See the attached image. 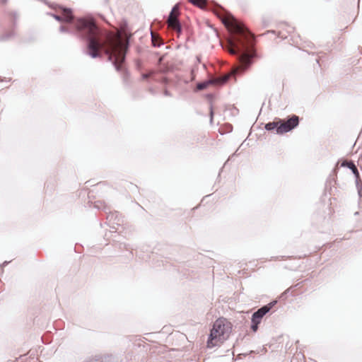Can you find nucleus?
I'll list each match as a JSON object with an SVG mask.
<instances>
[{"mask_svg": "<svg viewBox=\"0 0 362 362\" xmlns=\"http://www.w3.org/2000/svg\"><path fill=\"white\" fill-rule=\"evenodd\" d=\"M75 28L81 37L87 39L88 52L92 57H101L103 51L116 69H121L125 48L119 35L100 28L91 18L77 19Z\"/></svg>", "mask_w": 362, "mask_h": 362, "instance_id": "obj_1", "label": "nucleus"}, {"mask_svg": "<svg viewBox=\"0 0 362 362\" xmlns=\"http://www.w3.org/2000/svg\"><path fill=\"white\" fill-rule=\"evenodd\" d=\"M223 22L226 27L234 33V35L228 40L226 49L231 54L243 52L238 57L240 66L233 69L230 74L225 75L221 78V82L225 83L233 75L247 69L252 64V59L255 57L256 54L253 49L254 37L243 25L232 16L225 17Z\"/></svg>", "mask_w": 362, "mask_h": 362, "instance_id": "obj_2", "label": "nucleus"}, {"mask_svg": "<svg viewBox=\"0 0 362 362\" xmlns=\"http://www.w3.org/2000/svg\"><path fill=\"white\" fill-rule=\"evenodd\" d=\"M231 324L223 318L215 321L207 341V347L212 348L222 344L229 336Z\"/></svg>", "mask_w": 362, "mask_h": 362, "instance_id": "obj_3", "label": "nucleus"}, {"mask_svg": "<svg viewBox=\"0 0 362 362\" xmlns=\"http://www.w3.org/2000/svg\"><path fill=\"white\" fill-rule=\"evenodd\" d=\"M299 118L296 115H293L288 120H284L276 118L274 121L269 122L265 125V129L268 131L276 129L279 134H283L293 129L298 125Z\"/></svg>", "mask_w": 362, "mask_h": 362, "instance_id": "obj_4", "label": "nucleus"}, {"mask_svg": "<svg viewBox=\"0 0 362 362\" xmlns=\"http://www.w3.org/2000/svg\"><path fill=\"white\" fill-rule=\"evenodd\" d=\"M179 15H180L179 8L177 6H175L173 8V9L168 16L167 23H168V25L169 28H170L171 29H173L180 33L181 32V26H180V22L178 21Z\"/></svg>", "mask_w": 362, "mask_h": 362, "instance_id": "obj_5", "label": "nucleus"}, {"mask_svg": "<svg viewBox=\"0 0 362 362\" xmlns=\"http://www.w3.org/2000/svg\"><path fill=\"white\" fill-rule=\"evenodd\" d=\"M270 310V306L265 305L259 308L257 312L252 315V321L260 322L263 316L267 313Z\"/></svg>", "mask_w": 362, "mask_h": 362, "instance_id": "obj_6", "label": "nucleus"}, {"mask_svg": "<svg viewBox=\"0 0 362 362\" xmlns=\"http://www.w3.org/2000/svg\"><path fill=\"white\" fill-rule=\"evenodd\" d=\"M58 13H60L64 22H70L74 18V16L72 14V11L71 9L60 8L58 11Z\"/></svg>", "mask_w": 362, "mask_h": 362, "instance_id": "obj_7", "label": "nucleus"}, {"mask_svg": "<svg viewBox=\"0 0 362 362\" xmlns=\"http://www.w3.org/2000/svg\"><path fill=\"white\" fill-rule=\"evenodd\" d=\"M192 4L203 8L206 6L207 0H188Z\"/></svg>", "mask_w": 362, "mask_h": 362, "instance_id": "obj_8", "label": "nucleus"}, {"mask_svg": "<svg viewBox=\"0 0 362 362\" xmlns=\"http://www.w3.org/2000/svg\"><path fill=\"white\" fill-rule=\"evenodd\" d=\"M346 165L352 170V172L356 175L357 176L358 175V169L356 167V165L351 163V162H347L346 163Z\"/></svg>", "mask_w": 362, "mask_h": 362, "instance_id": "obj_9", "label": "nucleus"}, {"mask_svg": "<svg viewBox=\"0 0 362 362\" xmlns=\"http://www.w3.org/2000/svg\"><path fill=\"white\" fill-rule=\"evenodd\" d=\"M152 35V44L153 46H159L160 45V38L156 36L153 33H151Z\"/></svg>", "mask_w": 362, "mask_h": 362, "instance_id": "obj_10", "label": "nucleus"}, {"mask_svg": "<svg viewBox=\"0 0 362 362\" xmlns=\"http://www.w3.org/2000/svg\"><path fill=\"white\" fill-rule=\"evenodd\" d=\"M153 74H154V72H153V71H150V72H149V73H148V74H143L141 75V77H142V78H143V79H146V78H148V77H150L151 75H153Z\"/></svg>", "mask_w": 362, "mask_h": 362, "instance_id": "obj_11", "label": "nucleus"}, {"mask_svg": "<svg viewBox=\"0 0 362 362\" xmlns=\"http://www.w3.org/2000/svg\"><path fill=\"white\" fill-rule=\"evenodd\" d=\"M259 323H260V322H252V329L254 332H256V331H257V327H258V325H259Z\"/></svg>", "mask_w": 362, "mask_h": 362, "instance_id": "obj_12", "label": "nucleus"}, {"mask_svg": "<svg viewBox=\"0 0 362 362\" xmlns=\"http://www.w3.org/2000/svg\"><path fill=\"white\" fill-rule=\"evenodd\" d=\"M53 17L58 21H63L62 17L59 13V14L53 15Z\"/></svg>", "mask_w": 362, "mask_h": 362, "instance_id": "obj_13", "label": "nucleus"}, {"mask_svg": "<svg viewBox=\"0 0 362 362\" xmlns=\"http://www.w3.org/2000/svg\"><path fill=\"white\" fill-rule=\"evenodd\" d=\"M206 87V83H199L197 86L198 89L202 90Z\"/></svg>", "mask_w": 362, "mask_h": 362, "instance_id": "obj_14", "label": "nucleus"}, {"mask_svg": "<svg viewBox=\"0 0 362 362\" xmlns=\"http://www.w3.org/2000/svg\"><path fill=\"white\" fill-rule=\"evenodd\" d=\"M358 193L360 196H362V191L360 190Z\"/></svg>", "mask_w": 362, "mask_h": 362, "instance_id": "obj_15", "label": "nucleus"}, {"mask_svg": "<svg viewBox=\"0 0 362 362\" xmlns=\"http://www.w3.org/2000/svg\"><path fill=\"white\" fill-rule=\"evenodd\" d=\"M358 193L360 196H362V191L360 190Z\"/></svg>", "mask_w": 362, "mask_h": 362, "instance_id": "obj_16", "label": "nucleus"}]
</instances>
